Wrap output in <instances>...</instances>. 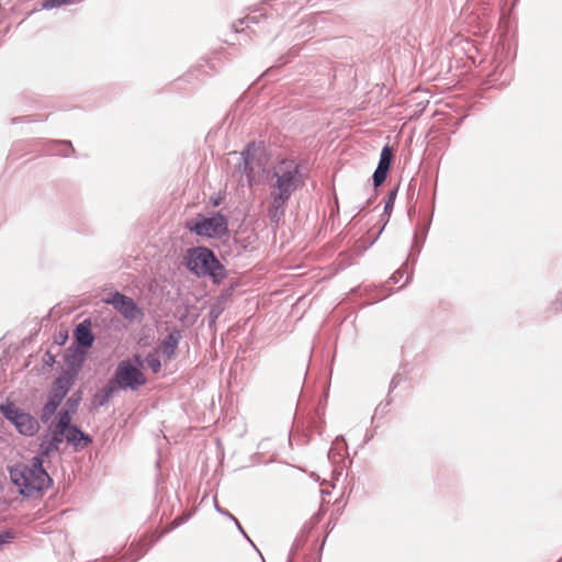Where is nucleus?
I'll return each mask as SVG.
<instances>
[{"instance_id":"f257e3e1","label":"nucleus","mask_w":562,"mask_h":562,"mask_svg":"<svg viewBox=\"0 0 562 562\" xmlns=\"http://www.w3.org/2000/svg\"><path fill=\"white\" fill-rule=\"evenodd\" d=\"M300 186L299 166L293 160H282L274 167L270 184L271 204L269 213L276 216Z\"/></svg>"},{"instance_id":"f03ea898","label":"nucleus","mask_w":562,"mask_h":562,"mask_svg":"<svg viewBox=\"0 0 562 562\" xmlns=\"http://www.w3.org/2000/svg\"><path fill=\"white\" fill-rule=\"evenodd\" d=\"M10 477L21 494L33 496L48 487L52 480L43 469V461L35 457L30 464H16L10 469Z\"/></svg>"},{"instance_id":"7ed1b4c3","label":"nucleus","mask_w":562,"mask_h":562,"mask_svg":"<svg viewBox=\"0 0 562 562\" xmlns=\"http://www.w3.org/2000/svg\"><path fill=\"white\" fill-rule=\"evenodd\" d=\"M184 265L196 277H211L215 282L224 277V267L206 247H193L184 255Z\"/></svg>"},{"instance_id":"20e7f679","label":"nucleus","mask_w":562,"mask_h":562,"mask_svg":"<svg viewBox=\"0 0 562 562\" xmlns=\"http://www.w3.org/2000/svg\"><path fill=\"white\" fill-rule=\"evenodd\" d=\"M186 228L204 238H222L228 232V218L217 212L212 216L198 214L195 218L186 222Z\"/></svg>"},{"instance_id":"39448f33","label":"nucleus","mask_w":562,"mask_h":562,"mask_svg":"<svg viewBox=\"0 0 562 562\" xmlns=\"http://www.w3.org/2000/svg\"><path fill=\"white\" fill-rule=\"evenodd\" d=\"M241 160L244 162V171L248 178V184L252 186L259 181L266 170L268 160L265 150L261 147L250 145L241 154Z\"/></svg>"},{"instance_id":"423d86ee","label":"nucleus","mask_w":562,"mask_h":562,"mask_svg":"<svg viewBox=\"0 0 562 562\" xmlns=\"http://www.w3.org/2000/svg\"><path fill=\"white\" fill-rule=\"evenodd\" d=\"M0 411L22 435L33 436L38 430L37 420L31 415L22 412L14 403L7 402L1 404Z\"/></svg>"},{"instance_id":"0eeeda50","label":"nucleus","mask_w":562,"mask_h":562,"mask_svg":"<svg viewBox=\"0 0 562 562\" xmlns=\"http://www.w3.org/2000/svg\"><path fill=\"white\" fill-rule=\"evenodd\" d=\"M113 382L121 389L136 390L146 383V378L138 367L123 360L117 364Z\"/></svg>"},{"instance_id":"6e6552de","label":"nucleus","mask_w":562,"mask_h":562,"mask_svg":"<svg viewBox=\"0 0 562 562\" xmlns=\"http://www.w3.org/2000/svg\"><path fill=\"white\" fill-rule=\"evenodd\" d=\"M70 386L71 376L68 373H65L56 379L52 387L48 401L43 408V420H48L52 417V415L56 412L57 407L66 396Z\"/></svg>"},{"instance_id":"1a4fd4ad","label":"nucleus","mask_w":562,"mask_h":562,"mask_svg":"<svg viewBox=\"0 0 562 562\" xmlns=\"http://www.w3.org/2000/svg\"><path fill=\"white\" fill-rule=\"evenodd\" d=\"M103 301L106 304H112L125 318L136 319L140 316V311L134 301L124 294L115 292Z\"/></svg>"},{"instance_id":"9d476101","label":"nucleus","mask_w":562,"mask_h":562,"mask_svg":"<svg viewBox=\"0 0 562 562\" xmlns=\"http://www.w3.org/2000/svg\"><path fill=\"white\" fill-rule=\"evenodd\" d=\"M393 159V150L390 146H384L381 151L378 168L373 173V183L375 187L381 186L387 176Z\"/></svg>"},{"instance_id":"9b49d317","label":"nucleus","mask_w":562,"mask_h":562,"mask_svg":"<svg viewBox=\"0 0 562 562\" xmlns=\"http://www.w3.org/2000/svg\"><path fill=\"white\" fill-rule=\"evenodd\" d=\"M64 439L69 442L79 443L81 440L88 441V438L85 437L83 432L77 429L76 427H68L65 431L55 432L53 437L54 446L57 449V445L60 443Z\"/></svg>"},{"instance_id":"f8f14e48","label":"nucleus","mask_w":562,"mask_h":562,"mask_svg":"<svg viewBox=\"0 0 562 562\" xmlns=\"http://www.w3.org/2000/svg\"><path fill=\"white\" fill-rule=\"evenodd\" d=\"M75 336L77 341L83 347H91L94 340L89 324H79L76 328Z\"/></svg>"},{"instance_id":"ddd939ff","label":"nucleus","mask_w":562,"mask_h":562,"mask_svg":"<svg viewBox=\"0 0 562 562\" xmlns=\"http://www.w3.org/2000/svg\"><path fill=\"white\" fill-rule=\"evenodd\" d=\"M178 342L179 335L177 333L169 334L168 337L165 339L160 347V350L167 359H170L175 355V351L178 347Z\"/></svg>"},{"instance_id":"4468645a","label":"nucleus","mask_w":562,"mask_h":562,"mask_svg":"<svg viewBox=\"0 0 562 562\" xmlns=\"http://www.w3.org/2000/svg\"><path fill=\"white\" fill-rule=\"evenodd\" d=\"M81 0H44L42 3V8L46 10H50L54 8H59L66 4H74L80 2Z\"/></svg>"},{"instance_id":"2eb2a0df","label":"nucleus","mask_w":562,"mask_h":562,"mask_svg":"<svg viewBox=\"0 0 562 562\" xmlns=\"http://www.w3.org/2000/svg\"><path fill=\"white\" fill-rule=\"evenodd\" d=\"M146 362H147V366L155 372L157 373L160 368H161V363L159 361V359L157 358L156 355H148L147 358H146Z\"/></svg>"},{"instance_id":"dca6fc26","label":"nucleus","mask_w":562,"mask_h":562,"mask_svg":"<svg viewBox=\"0 0 562 562\" xmlns=\"http://www.w3.org/2000/svg\"><path fill=\"white\" fill-rule=\"evenodd\" d=\"M69 424H70V417H69L68 413H64L59 418V422L57 424L55 432L65 431L66 428L70 427Z\"/></svg>"},{"instance_id":"f3484780","label":"nucleus","mask_w":562,"mask_h":562,"mask_svg":"<svg viewBox=\"0 0 562 562\" xmlns=\"http://www.w3.org/2000/svg\"><path fill=\"white\" fill-rule=\"evenodd\" d=\"M224 201V195H222L221 193L215 195V196H211L210 198V204L213 206V207H217L222 204V202Z\"/></svg>"},{"instance_id":"a211bd4d","label":"nucleus","mask_w":562,"mask_h":562,"mask_svg":"<svg viewBox=\"0 0 562 562\" xmlns=\"http://www.w3.org/2000/svg\"><path fill=\"white\" fill-rule=\"evenodd\" d=\"M9 533H0V546L9 541Z\"/></svg>"},{"instance_id":"6ab92c4d","label":"nucleus","mask_w":562,"mask_h":562,"mask_svg":"<svg viewBox=\"0 0 562 562\" xmlns=\"http://www.w3.org/2000/svg\"><path fill=\"white\" fill-rule=\"evenodd\" d=\"M135 361H136L138 364H142V361H140V358H139V357H135Z\"/></svg>"}]
</instances>
